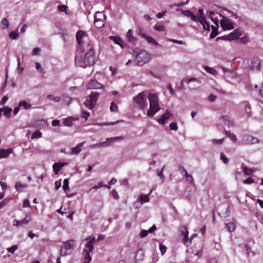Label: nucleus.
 <instances>
[{
  "mask_svg": "<svg viewBox=\"0 0 263 263\" xmlns=\"http://www.w3.org/2000/svg\"><path fill=\"white\" fill-rule=\"evenodd\" d=\"M76 40L78 44L77 52L81 53L94 51V46L89 40L87 34L82 30H79L76 34Z\"/></svg>",
  "mask_w": 263,
  "mask_h": 263,
  "instance_id": "1",
  "label": "nucleus"
},
{
  "mask_svg": "<svg viewBox=\"0 0 263 263\" xmlns=\"http://www.w3.org/2000/svg\"><path fill=\"white\" fill-rule=\"evenodd\" d=\"M95 52L90 51L85 53L84 57L77 53L75 57V63L77 66L86 68L93 65L95 63Z\"/></svg>",
  "mask_w": 263,
  "mask_h": 263,
  "instance_id": "2",
  "label": "nucleus"
},
{
  "mask_svg": "<svg viewBox=\"0 0 263 263\" xmlns=\"http://www.w3.org/2000/svg\"><path fill=\"white\" fill-rule=\"evenodd\" d=\"M148 99L149 102V108L147 111V115L153 117L160 109L158 103V98L156 94L149 93Z\"/></svg>",
  "mask_w": 263,
  "mask_h": 263,
  "instance_id": "3",
  "label": "nucleus"
},
{
  "mask_svg": "<svg viewBox=\"0 0 263 263\" xmlns=\"http://www.w3.org/2000/svg\"><path fill=\"white\" fill-rule=\"evenodd\" d=\"M151 60V55L144 50L139 51L136 56V61L139 66H142L149 62Z\"/></svg>",
  "mask_w": 263,
  "mask_h": 263,
  "instance_id": "4",
  "label": "nucleus"
},
{
  "mask_svg": "<svg viewBox=\"0 0 263 263\" xmlns=\"http://www.w3.org/2000/svg\"><path fill=\"white\" fill-rule=\"evenodd\" d=\"M133 100L140 108L144 109L147 108V99L144 92L142 91L134 97Z\"/></svg>",
  "mask_w": 263,
  "mask_h": 263,
  "instance_id": "5",
  "label": "nucleus"
},
{
  "mask_svg": "<svg viewBox=\"0 0 263 263\" xmlns=\"http://www.w3.org/2000/svg\"><path fill=\"white\" fill-rule=\"evenodd\" d=\"M100 94L97 92H91L89 97L84 102V105L89 109H91L96 105Z\"/></svg>",
  "mask_w": 263,
  "mask_h": 263,
  "instance_id": "6",
  "label": "nucleus"
},
{
  "mask_svg": "<svg viewBox=\"0 0 263 263\" xmlns=\"http://www.w3.org/2000/svg\"><path fill=\"white\" fill-rule=\"evenodd\" d=\"M106 17L104 14L101 12H96L94 14L95 25L98 28L103 27L104 25L103 19Z\"/></svg>",
  "mask_w": 263,
  "mask_h": 263,
  "instance_id": "7",
  "label": "nucleus"
},
{
  "mask_svg": "<svg viewBox=\"0 0 263 263\" xmlns=\"http://www.w3.org/2000/svg\"><path fill=\"white\" fill-rule=\"evenodd\" d=\"M220 24L223 30H232L234 28L233 22L226 18L221 20Z\"/></svg>",
  "mask_w": 263,
  "mask_h": 263,
  "instance_id": "8",
  "label": "nucleus"
},
{
  "mask_svg": "<svg viewBox=\"0 0 263 263\" xmlns=\"http://www.w3.org/2000/svg\"><path fill=\"white\" fill-rule=\"evenodd\" d=\"M153 190H151L149 193L147 195L141 194L138 197V201L135 202V204H140V206L144 203H146L149 201L148 195L152 193Z\"/></svg>",
  "mask_w": 263,
  "mask_h": 263,
  "instance_id": "9",
  "label": "nucleus"
},
{
  "mask_svg": "<svg viewBox=\"0 0 263 263\" xmlns=\"http://www.w3.org/2000/svg\"><path fill=\"white\" fill-rule=\"evenodd\" d=\"M103 87V85L99 83L96 80H91L87 84V88L89 89H100Z\"/></svg>",
  "mask_w": 263,
  "mask_h": 263,
  "instance_id": "10",
  "label": "nucleus"
},
{
  "mask_svg": "<svg viewBox=\"0 0 263 263\" xmlns=\"http://www.w3.org/2000/svg\"><path fill=\"white\" fill-rule=\"evenodd\" d=\"M124 139L123 136H118L111 138H108L106 139V141L103 142L105 143V147L110 146L112 143L115 142L117 141H121Z\"/></svg>",
  "mask_w": 263,
  "mask_h": 263,
  "instance_id": "11",
  "label": "nucleus"
},
{
  "mask_svg": "<svg viewBox=\"0 0 263 263\" xmlns=\"http://www.w3.org/2000/svg\"><path fill=\"white\" fill-rule=\"evenodd\" d=\"M85 142L83 141L77 144L75 147L71 149V151L68 153L70 155H78L82 151V147L84 145Z\"/></svg>",
  "mask_w": 263,
  "mask_h": 263,
  "instance_id": "12",
  "label": "nucleus"
},
{
  "mask_svg": "<svg viewBox=\"0 0 263 263\" xmlns=\"http://www.w3.org/2000/svg\"><path fill=\"white\" fill-rule=\"evenodd\" d=\"M172 116L171 112L166 110L165 112L162 116V117L157 120L159 124L164 125L166 121Z\"/></svg>",
  "mask_w": 263,
  "mask_h": 263,
  "instance_id": "13",
  "label": "nucleus"
},
{
  "mask_svg": "<svg viewBox=\"0 0 263 263\" xmlns=\"http://www.w3.org/2000/svg\"><path fill=\"white\" fill-rule=\"evenodd\" d=\"M240 107L245 110L247 117L251 115V107L248 102H242L240 103Z\"/></svg>",
  "mask_w": 263,
  "mask_h": 263,
  "instance_id": "14",
  "label": "nucleus"
},
{
  "mask_svg": "<svg viewBox=\"0 0 263 263\" xmlns=\"http://www.w3.org/2000/svg\"><path fill=\"white\" fill-rule=\"evenodd\" d=\"M181 236H183L182 242L183 243H186L189 239V231L185 226H183L180 230Z\"/></svg>",
  "mask_w": 263,
  "mask_h": 263,
  "instance_id": "15",
  "label": "nucleus"
},
{
  "mask_svg": "<svg viewBox=\"0 0 263 263\" xmlns=\"http://www.w3.org/2000/svg\"><path fill=\"white\" fill-rule=\"evenodd\" d=\"M220 69L224 72L225 77L228 78H234L236 77V73L232 70L227 69L224 67L221 66Z\"/></svg>",
  "mask_w": 263,
  "mask_h": 263,
  "instance_id": "16",
  "label": "nucleus"
},
{
  "mask_svg": "<svg viewBox=\"0 0 263 263\" xmlns=\"http://www.w3.org/2000/svg\"><path fill=\"white\" fill-rule=\"evenodd\" d=\"M260 61L258 59H253L250 65V69L252 70L258 71L260 69Z\"/></svg>",
  "mask_w": 263,
  "mask_h": 263,
  "instance_id": "17",
  "label": "nucleus"
},
{
  "mask_svg": "<svg viewBox=\"0 0 263 263\" xmlns=\"http://www.w3.org/2000/svg\"><path fill=\"white\" fill-rule=\"evenodd\" d=\"M228 35L229 36V41H232L239 39L241 35V34L238 30H235L231 32Z\"/></svg>",
  "mask_w": 263,
  "mask_h": 263,
  "instance_id": "18",
  "label": "nucleus"
},
{
  "mask_svg": "<svg viewBox=\"0 0 263 263\" xmlns=\"http://www.w3.org/2000/svg\"><path fill=\"white\" fill-rule=\"evenodd\" d=\"M64 244L66 250H70L73 249L76 246V241L71 239L64 242Z\"/></svg>",
  "mask_w": 263,
  "mask_h": 263,
  "instance_id": "19",
  "label": "nucleus"
},
{
  "mask_svg": "<svg viewBox=\"0 0 263 263\" xmlns=\"http://www.w3.org/2000/svg\"><path fill=\"white\" fill-rule=\"evenodd\" d=\"M27 217L28 216H26L25 218L21 220H14L15 223H13V226L18 227L23 224H27L30 220V219H27Z\"/></svg>",
  "mask_w": 263,
  "mask_h": 263,
  "instance_id": "20",
  "label": "nucleus"
},
{
  "mask_svg": "<svg viewBox=\"0 0 263 263\" xmlns=\"http://www.w3.org/2000/svg\"><path fill=\"white\" fill-rule=\"evenodd\" d=\"M11 149H0V158H7L12 153Z\"/></svg>",
  "mask_w": 263,
  "mask_h": 263,
  "instance_id": "21",
  "label": "nucleus"
},
{
  "mask_svg": "<svg viewBox=\"0 0 263 263\" xmlns=\"http://www.w3.org/2000/svg\"><path fill=\"white\" fill-rule=\"evenodd\" d=\"M90 252L91 251H87V249H84L83 253H84V255H85V258H84V262L85 263H88L91 261V258L90 255Z\"/></svg>",
  "mask_w": 263,
  "mask_h": 263,
  "instance_id": "22",
  "label": "nucleus"
},
{
  "mask_svg": "<svg viewBox=\"0 0 263 263\" xmlns=\"http://www.w3.org/2000/svg\"><path fill=\"white\" fill-rule=\"evenodd\" d=\"M28 185L26 183H21L20 182H16L15 187L17 191L21 192L24 188L27 187Z\"/></svg>",
  "mask_w": 263,
  "mask_h": 263,
  "instance_id": "23",
  "label": "nucleus"
},
{
  "mask_svg": "<svg viewBox=\"0 0 263 263\" xmlns=\"http://www.w3.org/2000/svg\"><path fill=\"white\" fill-rule=\"evenodd\" d=\"M35 125L36 127L38 128H43L46 126L47 122L45 120L42 119L37 121L35 123Z\"/></svg>",
  "mask_w": 263,
  "mask_h": 263,
  "instance_id": "24",
  "label": "nucleus"
},
{
  "mask_svg": "<svg viewBox=\"0 0 263 263\" xmlns=\"http://www.w3.org/2000/svg\"><path fill=\"white\" fill-rule=\"evenodd\" d=\"M18 105L19 107H23L26 110L30 109L32 106V105L31 104L25 101H22L20 102Z\"/></svg>",
  "mask_w": 263,
  "mask_h": 263,
  "instance_id": "25",
  "label": "nucleus"
},
{
  "mask_svg": "<svg viewBox=\"0 0 263 263\" xmlns=\"http://www.w3.org/2000/svg\"><path fill=\"white\" fill-rule=\"evenodd\" d=\"M142 36L145 38L147 41V42H148L149 43H152L154 45H159V44H158V43L157 42H156L153 38H152V37L148 36V35H147L144 33L142 34Z\"/></svg>",
  "mask_w": 263,
  "mask_h": 263,
  "instance_id": "26",
  "label": "nucleus"
},
{
  "mask_svg": "<svg viewBox=\"0 0 263 263\" xmlns=\"http://www.w3.org/2000/svg\"><path fill=\"white\" fill-rule=\"evenodd\" d=\"M60 97L61 100L67 105H69L71 103V99L67 95L64 94Z\"/></svg>",
  "mask_w": 263,
  "mask_h": 263,
  "instance_id": "27",
  "label": "nucleus"
},
{
  "mask_svg": "<svg viewBox=\"0 0 263 263\" xmlns=\"http://www.w3.org/2000/svg\"><path fill=\"white\" fill-rule=\"evenodd\" d=\"M258 140L257 138L249 136L247 139V142L249 144H253L258 143Z\"/></svg>",
  "mask_w": 263,
  "mask_h": 263,
  "instance_id": "28",
  "label": "nucleus"
},
{
  "mask_svg": "<svg viewBox=\"0 0 263 263\" xmlns=\"http://www.w3.org/2000/svg\"><path fill=\"white\" fill-rule=\"evenodd\" d=\"M220 120H221V122H223V123L225 125H228V126H232L233 125L232 122L230 120L229 117L227 116H223L221 117Z\"/></svg>",
  "mask_w": 263,
  "mask_h": 263,
  "instance_id": "29",
  "label": "nucleus"
},
{
  "mask_svg": "<svg viewBox=\"0 0 263 263\" xmlns=\"http://www.w3.org/2000/svg\"><path fill=\"white\" fill-rule=\"evenodd\" d=\"M12 109L7 106H5L2 108L4 116L9 117L10 116V113L12 111Z\"/></svg>",
  "mask_w": 263,
  "mask_h": 263,
  "instance_id": "30",
  "label": "nucleus"
},
{
  "mask_svg": "<svg viewBox=\"0 0 263 263\" xmlns=\"http://www.w3.org/2000/svg\"><path fill=\"white\" fill-rule=\"evenodd\" d=\"M126 36L128 38V40L129 42L134 43L136 41V39L132 35V30L131 29H129L127 32Z\"/></svg>",
  "mask_w": 263,
  "mask_h": 263,
  "instance_id": "31",
  "label": "nucleus"
},
{
  "mask_svg": "<svg viewBox=\"0 0 263 263\" xmlns=\"http://www.w3.org/2000/svg\"><path fill=\"white\" fill-rule=\"evenodd\" d=\"M73 118L72 117H68L66 118L63 123L65 126L70 127L72 125Z\"/></svg>",
  "mask_w": 263,
  "mask_h": 263,
  "instance_id": "32",
  "label": "nucleus"
},
{
  "mask_svg": "<svg viewBox=\"0 0 263 263\" xmlns=\"http://www.w3.org/2000/svg\"><path fill=\"white\" fill-rule=\"evenodd\" d=\"M211 28L212 30L210 33V37L211 39H213L218 35L217 29L215 26L213 25L211 26Z\"/></svg>",
  "mask_w": 263,
  "mask_h": 263,
  "instance_id": "33",
  "label": "nucleus"
},
{
  "mask_svg": "<svg viewBox=\"0 0 263 263\" xmlns=\"http://www.w3.org/2000/svg\"><path fill=\"white\" fill-rule=\"evenodd\" d=\"M198 13H199V17H198V21L200 22V21H203V20H205V16L204 14L203 10L201 8H199L198 9Z\"/></svg>",
  "mask_w": 263,
  "mask_h": 263,
  "instance_id": "34",
  "label": "nucleus"
},
{
  "mask_svg": "<svg viewBox=\"0 0 263 263\" xmlns=\"http://www.w3.org/2000/svg\"><path fill=\"white\" fill-rule=\"evenodd\" d=\"M226 134L227 137L230 138L231 140L233 141V142H235L237 141V138L235 135L231 133L230 131H226Z\"/></svg>",
  "mask_w": 263,
  "mask_h": 263,
  "instance_id": "35",
  "label": "nucleus"
},
{
  "mask_svg": "<svg viewBox=\"0 0 263 263\" xmlns=\"http://www.w3.org/2000/svg\"><path fill=\"white\" fill-rule=\"evenodd\" d=\"M52 168L55 175L58 174L62 168L60 166H59V164L58 163H54L52 165Z\"/></svg>",
  "mask_w": 263,
  "mask_h": 263,
  "instance_id": "36",
  "label": "nucleus"
},
{
  "mask_svg": "<svg viewBox=\"0 0 263 263\" xmlns=\"http://www.w3.org/2000/svg\"><path fill=\"white\" fill-rule=\"evenodd\" d=\"M110 38L116 43L119 45H121L122 43V40L119 36H110Z\"/></svg>",
  "mask_w": 263,
  "mask_h": 263,
  "instance_id": "37",
  "label": "nucleus"
},
{
  "mask_svg": "<svg viewBox=\"0 0 263 263\" xmlns=\"http://www.w3.org/2000/svg\"><path fill=\"white\" fill-rule=\"evenodd\" d=\"M47 98H48L50 100H52L54 102H59L61 100V98L60 97H54L52 95H47Z\"/></svg>",
  "mask_w": 263,
  "mask_h": 263,
  "instance_id": "38",
  "label": "nucleus"
},
{
  "mask_svg": "<svg viewBox=\"0 0 263 263\" xmlns=\"http://www.w3.org/2000/svg\"><path fill=\"white\" fill-rule=\"evenodd\" d=\"M203 26V28L204 30L209 31L210 30V26L209 24L206 21V20H203V21H200L199 22Z\"/></svg>",
  "mask_w": 263,
  "mask_h": 263,
  "instance_id": "39",
  "label": "nucleus"
},
{
  "mask_svg": "<svg viewBox=\"0 0 263 263\" xmlns=\"http://www.w3.org/2000/svg\"><path fill=\"white\" fill-rule=\"evenodd\" d=\"M94 245L90 242L89 241H88L86 244L85 246L84 249H87V251H92L93 250Z\"/></svg>",
  "mask_w": 263,
  "mask_h": 263,
  "instance_id": "40",
  "label": "nucleus"
},
{
  "mask_svg": "<svg viewBox=\"0 0 263 263\" xmlns=\"http://www.w3.org/2000/svg\"><path fill=\"white\" fill-rule=\"evenodd\" d=\"M204 69H205V70L210 73H211L212 74H216L217 73V71L211 68V67H210L209 66H204Z\"/></svg>",
  "mask_w": 263,
  "mask_h": 263,
  "instance_id": "41",
  "label": "nucleus"
},
{
  "mask_svg": "<svg viewBox=\"0 0 263 263\" xmlns=\"http://www.w3.org/2000/svg\"><path fill=\"white\" fill-rule=\"evenodd\" d=\"M227 229L230 231L232 232L235 230V226L232 222H230L226 224Z\"/></svg>",
  "mask_w": 263,
  "mask_h": 263,
  "instance_id": "42",
  "label": "nucleus"
},
{
  "mask_svg": "<svg viewBox=\"0 0 263 263\" xmlns=\"http://www.w3.org/2000/svg\"><path fill=\"white\" fill-rule=\"evenodd\" d=\"M3 29H7L9 26V22L7 18H3L1 22Z\"/></svg>",
  "mask_w": 263,
  "mask_h": 263,
  "instance_id": "43",
  "label": "nucleus"
},
{
  "mask_svg": "<svg viewBox=\"0 0 263 263\" xmlns=\"http://www.w3.org/2000/svg\"><path fill=\"white\" fill-rule=\"evenodd\" d=\"M42 134L41 132H40L39 130L35 131V132H34L32 134V135L31 136V139H34L40 138L42 137Z\"/></svg>",
  "mask_w": 263,
  "mask_h": 263,
  "instance_id": "44",
  "label": "nucleus"
},
{
  "mask_svg": "<svg viewBox=\"0 0 263 263\" xmlns=\"http://www.w3.org/2000/svg\"><path fill=\"white\" fill-rule=\"evenodd\" d=\"M9 35L11 40H16L18 36V34L16 31H13L10 32Z\"/></svg>",
  "mask_w": 263,
  "mask_h": 263,
  "instance_id": "45",
  "label": "nucleus"
},
{
  "mask_svg": "<svg viewBox=\"0 0 263 263\" xmlns=\"http://www.w3.org/2000/svg\"><path fill=\"white\" fill-rule=\"evenodd\" d=\"M243 172L246 175H250L253 173V171L251 168H248L247 166H244L243 167Z\"/></svg>",
  "mask_w": 263,
  "mask_h": 263,
  "instance_id": "46",
  "label": "nucleus"
},
{
  "mask_svg": "<svg viewBox=\"0 0 263 263\" xmlns=\"http://www.w3.org/2000/svg\"><path fill=\"white\" fill-rule=\"evenodd\" d=\"M118 109V105L114 102H112L110 106V110L112 112H117Z\"/></svg>",
  "mask_w": 263,
  "mask_h": 263,
  "instance_id": "47",
  "label": "nucleus"
},
{
  "mask_svg": "<svg viewBox=\"0 0 263 263\" xmlns=\"http://www.w3.org/2000/svg\"><path fill=\"white\" fill-rule=\"evenodd\" d=\"M63 190L66 191L69 189V180L66 178L64 180L63 185L62 186Z\"/></svg>",
  "mask_w": 263,
  "mask_h": 263,
  "instance_id": "48",
  "label": "nucleus"
},
{
  "mask_svg": "<svg viewBox=\"0 0 263 263\" xmlns=\"http://www.w3.org/2000/svg\"><path fill=\"white\" fill-rule=\"evenodd\" d=\"M104 144H105V143H104L103 142H100V143L93 144L90 145V147H91L92 148H95L97 147L103 148V147H105Z\"/></svg>",
  "mask_w": 263,
  "mask_h": 263,
  "instance_id": "49",
  "label": "nucleus"
},
{
  "mask_svg": "<svg viewBox=\"0 0 263 263\" xmlns=\"http://www.w3.org/2000/svg\"><path fill=\"white\" fill-rule=\"evenodd\" d=\"M154 28L156 30L163 31L164 30L165 26L162 24H156L155 25Z\"/></svg>",
  "mask_w": 263,
  "mask_h": 263,
  "instance_id": "50",
  "label": "nucleus"
},
{
  "mask_svg": "<svg viewBox=\"0 0 263 263\" xmlns=\"http://www.w3.org/2000/svg\"><path fill=\"white\" fill-rule=\"evenodd\" d=\"M17 248L16 245H13L11 247L7 248V251L10 253L13 254Z\"/></svg>",
  "mask_w": 263,
  "mask_h": 263,
  "instance_id": "51",
  "label": "nucleus"
},
{
  "mask_svg": "<svg viewBox=\"0 0 263 263\" xmlns=\"http://www.w3.org/2000/svg\"><path fill=\"white\" fill-rule=\"evenodd\" d=\"M220 159L225 164L229 161L228 158L223 153H220Z\"/></svg>",
  "mask_w": 263,
  "mask_h": 263,
  "instance_id": "52",
  "label": "nucleus"
},
{
  "mask_svg": "<svg viewBox=\"0 0 263 263\" xmlns=\"http://www.w3.org/2000/svg\"><path fill=\"white\" fill-rule=\"evenodd\" d=\"M89 116V112L87 111L82 110L81 113V117L85 119L86 120H87Z\"/></svg>",
  "mask_w": 263,
  "mask_h": 263,
  "instance_id": "53",
  "label": "nucleus"
},
{
  "mask_svg": "<svg viewBox=\"0 0 263 263\" xmlns=\"http://www.w3.org/2000/svg\"><path fill=\"white\" fill-rule=\"evenodd\" d=\"M159 249L162 255L165 253L167 249L166 246L162 244L159 245Z\"/></svg>",
  "mask_w": 263,
  "mask_h": 263,
  "instance_id": "54",
  "label": "nucleus"
},
{
  "mask_svg": "<svg viewBox=\"0 0 263 263\" xmlns=\"http://www.w3.org/2000/svg\"><path fill=\"white\" fill-rule=\"evenodd\" d=\"M67 6L66 5H59L58 7V9L59 11L61 12H65L66 13H67Z\"/></svg>",
  "mask_w": 263,
  "mask_h": 263,
  "instance_id": "55",
  "label": "nucleus"
},
{
  "mask_svg": "<svg viewBox=\"0 0 263 263\" xmlns=\"http://www.w3.org/2000/svg\"><path fill=\"white\" fill-rule=\"evenodd\" d=\"M164 166L161 168V170L159 171L158 170L157 171V175L160 177V179H162V182L164 181V175L163 174V171Z\"/></svg>",
  "mask_w": 263,
  "mask_h": 263,
  "instance_id": "56",
  "label": "nucleus"
},
{
  "mask_svg": "<svg viewBox=\"0 0 263 263\" xmlns=\"http://www.w3.org/2000/svg\"><path fill=\"white\" fill-rule=\"evenodd\" d=\"M170 128L171 130H177L178 129V126L176 122H172L170 124Z\"/></svg>",
  "mask_w": 263,
  "mask_h": 263,
  "instance_id": "57",
  "label": "nucleus"
},
{
  "mask_svg": "<svg viewBox=\"0 0 263 263\" xmlns=\"http://www.w3.org/2000/svg\"><path fill=\"white\" fill-rule=\"evenodd\" d=\"M223 141V139H213L212 140V143L213 144H218V145H221L222 144Z\"/></svg>",
  "mask_w": 263,
  "mask_h": 263,
  "instance_id": "58",
  "label": "nucleus"
},
{
  "mask_svg": "<svg viewBox=\"0 0 263 263\" xmlns=\"http://www.w3.org/2000/svg\"><path fill=\"white\" fill-rule=\"evenodd\" d=\"M41 52V49L39 47H36L33 49L32 54L33 55H37Z\"/></svg>",
  "mask_w": 263,
  "mask_h": 263,
  "instance_id": "59",
  "label": "nucleus"
},
{
  "mask_svg": "<svg viewBox=\"0 0 263 263\" xmlns=\"http://www.w3.org/2000/svg\"><path fill=\"white\" fill-rule=\"evenodd\" d=\"M189 17L191 18V20L195 22H198V18L192 12L190 15H189Z\"/></svg>",
  "mask_w": 263,
  "mask_h": 263,
  "instance_id": "60",
  "label": "nucleus"
},
{
  "mask_svg": "<svg viewBox=\"0 0 263 263\" xmlns=\"http://www.w3.org/2000/svg\"><path fill=\"white\" fill-rule=\"evenodd\" d=\"M189 17L191 18V20L195 22H198V18L192 12L190 15H189Z\"/></svg>",
  "mask_w": 263,
  "mask_h": 263,
  "instance_id": "61",
  "label": "nucleus"
},
{
  "mask_svg": "<svg viewBox=\"0 0 263 263\" xmlns=\"http://www.w3.org/2000/svg\"><path fill=\"white\" fill-rule=\"evenodd\" d=\"M104 186V184L103 183V182L102 181H100L98 185H95L93 187H92L91 189H90V191L92 190H93V189H98L101 187H103Z\"/></svg>",
  "mask_w": 263,
  "mask_h": 263,
  "instance_id": "62",
  "label": "nucleus"
},
{
  "mask_svg": "<svg viewBox=\"0 0 263 263\" xmlns=\"http://www.w3.org/2000/svg\"><path fill=\"white\" fill-rule=\"evenodd\" d=\"M253 182H254L253 179L251 177H249L247 179H246V180H243V183L244 184H251L252 183H253Z\"/></svg>",
  "mask_w": 263,
  "mask_h": 263,
  "instance_id": "63",
  "label": "nucleus"
},
{
  "mask_svg": "<svg viewBox=\"0 0 263 263\" xmlns=\"http://www.w3.org/2000/svg\"><path fill=\"white\" fill-rule=\"evenodd\" d=\"M30 206V202L28 199H25L23 201V207L28 208Z\"/></svg>",
  "mask_w": 263,
  "mask_h": 263,
  "instance_id": "64",
  "label": "nucleus"
}]
</instances>
